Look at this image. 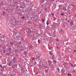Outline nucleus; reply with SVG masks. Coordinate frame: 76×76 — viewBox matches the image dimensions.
<instances>
[{"label":"nucleus","instance_id":"nucleus-1","mask_svg":"<svg viewBox=\"0 0 76 76\" xmlns=\"http://www.w3.org/2000/svg\"><path fill=\"white\" fill-rule=\"evenodd\" d=\"M48 65L49 66H51L52 65L51 61H48Z\"/></svg>","mask_w":76,"mask_h":76},{"label":"nucleus","instance_id":"nucleus-2","mask_svg":"<svg viewBox=\"0 0 76 76\" xmlns=\"http://www.w3.org/2000/svg\"><path fill=\"white\" fill-rule=\"evenodd\" d=\"M73 23L74 21L73 20H72L70 22V24L71 25H73Z\"/></svg>","mask_w":76,"mask_h":76},{"label":"nucleus","instance_id":"nucleus-3","mask_svg":"<svg viewBox=\"0 0 76 76\" xmlns=\"http://www.w3.org/2000/svg\"><path fill=\"white\" fill-rule=\"evenodd\" d=\"M32 40H34L35 39V38L34 37H32Z\"/></svg>","mask_w":76,"mask_h":76},{"label":"nucleus","instance_id":"nucleus-4","mask_svg":"<svg viewBox=\"0 0 76 76\" xmlns=\"http://www.w3.org/2000/svg\"><path fill=\"white\" fill-rule=\"evenodd\" d=\"M39 26H40V28H42V27H43V26L41 25H39Z\"/></svg>","mask_w":76,"mask_h":76},{"label":"nucleus","instance_id":"nucleus-5","mask_svg":"<svg viewBox=\"0 0 76 76\" xmlns=\"http://www.w3.org/2000/svg\"><path fill=\"white\" fill-rule=\"evenodd\" d=\"M63 10L64 11H66V9L64 7L63 8Z\"/></svg>","mask_w":76,"mask_h":76},{"label":"nucleus","instance_id":"nucleus-6","mask_svg":"<svg viewBox=\"0 0 76 76\" xmlns=\"http://www.w3.org/2000/svg\"><path fill=\"white\" fill-rule=\"evenodd\" d=\"M53 62L54 63L56 64L57 63V62L56 61V60H53Z\"/></svg>","mask_w":76,"mask_h":76},{"label":"nucleus","instance_id":"nucleus-7","mask_svg":"<svg viewBox=\"0 0 76 76\" xmlns=\"http://www.w3.org/2000/svg\"><path fill=\"white\" fill-rule=\"evenodd\" d=\"M44 10H45V11L46 12V11H47V8H45V9H44Z\"/></svg>","mask_w":76,"mask_h":76},{"label":"nucleus","instance_id":"nucleus-8","mask_svg":"<svg viewBox=\"0 0 76 76\" xmlns=\"http://www.w3.org/2000/svg\"><path fill=\"white\" fill-rule=\"evenodd\" d=\"M70 64L71 65V67H74V66H73V64Z\"/></svg>","mask_w":76,"mask_h":76},{"label":"nucleus","instance_id":"nucleus-9","mask_svg":"<svg viewBox=\"0 0 76 76\" xmlns=\"http://www.w3.org/2000/svg\"><path fill=\"white\" fill-rule=\"evenodd\" d=\"M61 32L62 33H64V31L63 30H61Z\"/></svg>","mask_w":76,"mask_h":76},{"label":"nucleus","instance_id":"nucleus-10","mask_svg":"<svg viewBox=\"0 0 76 76\" xmlns=\"http://www.w3.org/2000/svg\"><path fill=\"white\" fill-rule=\"evenodd\" d=\"M51 15H52V16H53L54 15V13H51Z\"/></svg>","mask_w":76,"mask_h":76},{"label":"nucleus","instance_id":"nucleus-11","mask_svg":"<svg viewBox=\"0 0 76 76\" xmlns=\"http://www.w3.org/2000/svg\"><path fill=\"white\" fill-rule=\"evenodd\" d=\"M68 76H71V75L69 73H68Z\"/></svg>","mask_w":76,"mask_h":76},{"label":"nucleus","instance_id":"nucleus-12","mask_svg":"<svg viewBox=\"0 0 76 76\" xmlns=\"http://www.w3.org/2000/svg\"><path fill=\"white\" fill-rule=\"evenodd\" d=\"M56 48L57 49H58V46H56Z\"/></svg>","mask_w":76,"mask_h":76},{"label":"nucleus","instance_id":"nucleus-13","mask_svg":"<svg viewBox=\"0 0 76 76\" xmlns=\"http://www.w3.org/2000/svg\"><path fill=\"white\" fill-rule=\"evenodd\" d=\"M32 60H35V59H34V58H32Z\"/></svg>","mask_w":76,"mask_h":76},{"label":"nucleus","instance_id":"nucleus-14","mask_svg":"<svg viewBox=\"0 0 76 76\" xmlns=\"http://www.w3.org/2000/svg\"><path fill=\"white\" fill-rule=\"evenodd\" d=\"M57 69V70H58V71L59 72V69L58 68Z\"/></svg>","mask_w":76,"mask_h":76},{"label":"nucleus","instance_id":"nucleus-15","mask_svg":"<svg viewBox=\"0 0 76 76\" xmlns=\"http://www.w3.org/2000/svg\"><path fill=\"white\" fill-rule=\"evenodd\" d=\"M38 43H40L39 40V39L38 40Z\"/></svg>","mask_w":76,"mask_h":76},{"label":"nucleus","instance_id":"nucleus-16","mask_svg":"<svg viewBox=\"0 0 76 76\" xmlns=\"http://www.w3.org/2000/svg\"><path fill=\"white\" fill-rule=\"evenodd\" d=\"M42 21L43 22H45V20L43 19H42Z\"/></svg>","mask_w":76,"mask_h":76},{"label":"nucleus","instance_id":"nucleus-17","mask_svg":"<svg viewBox=\"0 0 76 76\" xmlns=\"http://www.w3.org/2000/svg\"><path fill=\"white\" fill-rule=\"evenodd\" d=\"M56 19V18H54V19H53V20H54V21H55V20Z\"/></svg>","mask_w":76,"mask_h":76},{"label":"nucleus","instance_id":"nucleus-18","mask_svg":"<svg viewBox=\"0 0 76 76\" xmlns=\"http://www.w3.org/2000/svg\"><path fill=\"white\" fill-rule=\"evenodd\" d=\"M5 13L4 12H3V15L4 14H5Z\"/></svg>","mask_w":76,"mask_h":76},{"label":"nucleus","instance_id":"nucleus-19","mask_svg":"<svg viewBox=\"0 0 76 76\" xmlns=\"http://www.w3.org/2000/svg\"><path fill=\"white\" fill-rule=\"evenodd\" d=\"M61 15H64V14L63 13H62V14H61Z\"/></svg>","mask_w":76,"mask_h":76},{"label":"nucleus","instance_id":"nucleus-20","mask_svg":"<svg viewBox=\"0 0 76 76\" xmlns=\"http://www.w3.org/2000/svg\"><path fill=\"white\" fill-rule=\"evenodd\" d=\"M24 18H25L24 17H21V18H22L23 19H24Z\"/></svg>","mask_w":76,"mask_h":76},{"label":"nucleus","instance_id":"nucleus-21","mask_svg":"<svg viewBox=\"0 0 76 76\" xmlns=\"http://www.w3.org/2000/svg\"><path fill=\"white\" fill-rule=\"evenodd\" d=\"M52 54H53V53H50V55H52Z\"/></svg>","mask_w":76,"mask_h":76},{"label":"nucleus","instance_id":"nucleus-22","mask_svg":"<svg viewBox=\"0 0 76 76\" xmlns=\"http://www.w3.org/2000/svg\"><path fill=\"white\" fill-rule=\"evenodd\" d=\"M47 25H48V22H47Z\"/></svg>","mask_w":76,"mask_h":76},{"label":"nucleus","instance_id":"nucleus-23","mask_svg":"<svg viewBox=\"0 0 76 76\" xmlns=\"http://www.w3.org/2000/svg\"><path fill=\"white\" fill-rule=\"evenodd\" d=\"M71 5H72V7L74 6V5H73L72 4Z\"/></svg>","mask_w":76,"mask_h":76},{"label":"nucleus","instance_id":"nucleus-24","mask_svg":"<svg viewBox=\"0 0 76 76\" xmlns=\"http://www.w3.org/2000/svg\"><path fill=\"white\" fill-rule=\"evenodd\" d=\"M48 48H49V49H50V50L51 49L49 47Z\"/></svg>","mask_w":76,"mask_h":76},{"label":"nucleus","instance_id":"nucleus-25","mask_svg":"<svg viewBox=\"0 0 76 76\" xmlns=\"http://www.w3.org/2000/svg\"><path fill=\"white\" fill-rule=\"evenodd\" d=\"M38 58H40V56H38Z\"/></svg>","mask_w":76,"mask_h":76},{"label":"nucleus","instance_id":"nucleus-26","mask_svg":"<svg viewBox=\"0 0 76 76\" xmlns=\"http://www.w3.org/2000/svg\"><path fill=\"white\" fill-rule=\"evenodd\" d=\"M74 52L75 53L76 52V50H74Z\"/></svg>","mask_w":76,"mask_h":76},{"label":"nucleus","instance_id":"nucleus-27","mask_svg":"<svg viewBox=\"0 0 76 76\" xmlns=\"http://www.w3.org/2000/svg\"><path fill=\"white\" fill-rule=\"evenodd\" d=\"M53 28H54V27H55L54 26H53L52 27V28H53Z\"/></svg>","mask_w":76,"mask_h":76},{"label":"nucleus","instance_id":"nucleus-28","mask_svg":"<svg viewBox=\"0 0 76 76\" xmlns=\"http://www.w3.org/2000/svg\"><path fill=\"white\" fill-rule=\"evenodd\" d=\"M75 70L74 69V70H73V71L75 72Z\"/></svg>","mask_w":76,"mask_h":76},{"label":"nucleus","instance_id":"nucleus-29","mask_svg":"<svg viewBox=\"0 0 76 76\" xmlns=\"http://www.w3.org/2000/svg\"><path fill=\"white\" fill-rule=\"evenodd\" d=\"M37 73H38V72H37V73H36L35 74H36V75H37Z\"/></svg>","mask_w":76,"mask_h":76},{"label":"nucleus","instance_id":"nucleus-30","mask_svg":"<svg viewBox=\"0 0 76 76\" xmlns=\"http://www.w3.org/2000/svg\"><path fill=\"white\" fill-rule=\"evenodd\" d=\"M12 62V61H11V62H10V63H11Z\"/></svg>","mask_w":76,"mask_h":76},{"label":"nucleus","instance_id":"nucleus-31","mask_svg":"<svg viewBox=\"0 0 76 76\" xmlns=\"http://www.w3.org/2000/svg\"><path fill=\"white\" fill-rule=\"evenodd\" d=\"M65 20H67L66 19H65Z\"/></svg>","mask_w":76,"mask_h":76},{"label":"nucleus","instance_id":"nucleus-32","mask_svg":"<svg viewBox=\"0 0 76 76\" xmlns=\"http://www.w3.org/2000/svg\"><path fill=\"white\" fill-rule=\"evenodd\" d=\"M68 22H69V20L68 21Z\"/></svg>","mask_w":76,"mask_h":76},{"label":"nucleus","instance_id":"nucleus-33","mask_svg":"<svg viewBox=\"0 0 76 76\" xmlns=\"http://www.w3.org/2000/svg\"><path fill=\"white\" fill-rule=\"evenodd\" d=\"M50 53H51V51H50Z\"/></svg>","mask_w":76,"mask_h":76},{"label":"nucleus","instance_id":"nucleus-34","mask_svg":"<svg viewBox=\"0 0 76 76\" xmlns=\"http://www.w3.org/2000/svg\"><path fill=\"white\" fill-rule=\"evenodd\" d=\"M12 45H13V43H12Z\"/></svg>","mask_w":76,"mask_h":76},{"label":"nucleus","instance_id":"nucleus-35","mask_svg":"<svg viewBox=\"0 0 76 76\" xmlns=\"http://www.w3.org/2000/svg\"><path fill=\"white\" fill-rule=\"evenodd\" d=\"M35 63H36V62H35Z\"/></svg>","mask_w":76,"mask_h":76},{"label":"nucleus","instance_id":"nucleus-36","mask_svg":"<svg viewBox=\"0 0 76 76\" xmlns=\"http://www.w3.org/2000/svg\"><path fill=\"white\" fill-rule=\"evenodd\" d=\"M29 30L30 31H31V30Z\"/></svg>","mask_w":76,"mask_h":76},{"label":"nucleus","instance_id":"nucleus-37","mask_svg":"<svg viewBox=\"0 0 76 76\" xmlns=\"http://www.w3.org/2000/svg\"><path fill=\"white\" fill-rule=\"evenodd\" d=\"M26 53H27V52H26Z\"/></svg>","mask_w":76,"mask_h":76},{"label":"nucleus","instance_id":"nucleus-38","mask_svg":"<svg viewBox=\"0 0 76 76\" xmlns=\"http://www.w3.org/2000/svg\"><path fill=\"white\" fill-rule=\"evenodd\" d=\"M75 66H76V64L75 65Z\"/></svg>","mask_w":76,"mask_h":76},{"label":"nucleus","instance_id":"nucleus-39","mask_svg":"<svg viewBox=\"0 0 76 76\" xmlns=\"http://www.w3.org/2000/svg\"><path fill=\"white\" fill-rule=\"evenodd\" d=\"M42 65H43V64H42Z\"/></svg>","mask_w":76,"mask_h":76},{"label":"nucleus","instance_id":"nucleus-40","mask_svg":"<svg viewBox=\"0 0 76 76\" xmlns=\"http://www.w3.org/2000/svg\"><path fill=\"white\" fill-rule=\"evenodd\" d=\"M45 67H46V66H45Z\"/></svg>","mask_w":76,"mask_h":76},{"label":"nucleus","instance_id":"nucleus-41","mask_svg":"<svg viewBox=\"0 0 76 76\" xmlns=\"http://www.w3.org/2000/svg\"><path fill=\"white\" fill-rule=\"evenodd\" d=\"M50 38H52V37H50Z\"/></svg>","mask_w":76,"mask_h":76},{"label":"nucleus","instance_id":"nucleus-42","mask_svg":"<svg viewBox=\"0 0 76 76\" xmlns=\"http://www.w3.org/2000/svg\"><path fill=\"white\" fill-rule=\"evenodd\" d=\"M4 53H5V51H4Z\"/></svg>","mask_w":76,"mask_h":76},{"label":"nucleus","instance_id":"nucleus-43","mask_svg":"<svg viewBox=\"0 0 76 76\" xmlns=\"http://www.w3.org/2000/svg\"><path fill=\"white\" fill-rule=\"evenodd\" d=\"M52 58H53V57Z\"/></svg>","mask_w":76,"mask_h":76},{"label":"nucleus","instance_id":"nucleus-44","mask_svg":"<svg viewBox=\"0 0 76 76\" xmlns=\"http://www.w3.org/2000/svg\"><path fill=\"white\" fill-rule=\"evenodd\" d=\"M57 41H58V40H57Z\"/></svg>","mask_w":76,"mask_h":76},{"label":"nucleus","instance_id":"nucleus-45","mask_svg":"<svg viewBox=\"0 0 76 76\" xmlns=\"http://www.w3.org/2000/svg\"><path fill=\"white\" fill-rule=\"evenodd\" d=\"M11 76H12V75H11Z\"/></svg>","mask_w":76,"mask_h":76}]
</instances>
